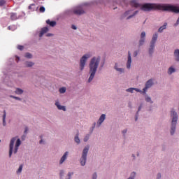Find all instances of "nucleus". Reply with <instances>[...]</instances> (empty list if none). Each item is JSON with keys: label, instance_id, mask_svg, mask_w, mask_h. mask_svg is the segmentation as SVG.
<instances>
[{"label": "nucleus", "instance_id": "1", "mask_svg": "<svg viewBox=\"0 0 179 179\" xmlns=\"http://www.w3.org/2000/svg\"><path fill=\"white\" fill-rule=\"evenodd\" d=\"M136 8H140L143 12H152V10H171L175 13H179V8L171 4L157 3H139L136 0Z\"/></svg>", "mask_w": 179, "mask_h": 179}, {"label": "nucleus", "instance_id": "2", "mask_svg": "<svg viewBox=\"0 0 179 179\" xmlns=\"http://www.w3.org/2000/svg\"><path fill=\"white\" fill-rule=\"evenodd\" d=\"M101 57L100 56H94L90 59L88 64L89 77L87 80V83H92L93 82V80L96 76V73H97V70L99 69V67L100 68V69H103V68H104V62L101 63Z\"/></svg>", "mask_w": 179, "mask_h": 179}, {"label": "nucleus", "instance_id": "3", "mask_svg": "<svg viewBox=\"0 0 179 179\" xmlns=\"http://www.w3.org/2000/svg\"><path fill=\"white\" fill-rule=\"evenodd\" d=\"M178 122V113L175 109L171 110V124L169 129V134L171 136H174L177 132V124Z\"/></svg>", "mask_w": 179, "mask_h": 179}, {"label": "nucleus", "instance_id": "4", "mask_svg": "<svg viewBox=\"0 0 179 179\" xmlns=\"http://www.w3.org/2000/svg\"><path fill=\"white\" fill-rule=\"evenodd\" d=\"M158 38L159 34L157 32L154 33L148 48V53L149 57H153V54H155V50H156V43H157Z\"/></svg>", "mask_w": 179, "mask_h": 179}, {"label": "nucleus", "instance_id": "5", "mask_svg": "<svg viewBox=\"0 0 179 179\" xmlns=\"http://www.w3.org/2000/svg\"><path fill=\"white\" fill-rule=\"evenodd\" d=\"M92 57H93L92 52H87L80 58L79 69L80 72L85 70V68H86V64H87V61L90 59V58H92Z\"/></svg>", "mask_w": 179, "mask_h": 179}, {"label": "nucleus", "instance_id": "6", "mask_svg": "<svg viewBox=\"0 0 179 179\" xmlns=\"http://www.w3.org/2000/svg\"><path fill=\"white\" fill-rule=\"evenodd\" d=\"M89 150H90V145H86L82 151L81 157L79 159L80 164L82 167H85L86 166V163H87V155L89 153Z\"/></svg>", "mask_w": 179, "mask_h": 179}, {"label": "nucleus", "instance_id": "7", "mask_svg": "<svg viewBox=\"0 0 179 179\" xmlns=\"http://www.w3.org/2000/svg\"><path fill=\"white\" fill-rule=\"evenodd\" d=\"M67 12L68 13H71V12H73L74 15H77L78 16H80V15H85V10L83 9V7L82 6H76L71 10H68Z\"/></svg>", "mask_w": 179, "mask_h": 179}, {"label": "nucleus", "instance_id": "8", "mask_svg": "<svg viewBox=\"0 0 179 179\" xmlns=\"http://www.w3.org/2000/svg\"><path fill=\"white\" fill-rule=\"evenodd\" d=\"M153 86H155V81L153 80V79L151 78L146 81L144 85V87L141 90V92H148L149 89H151V87H153Z\"/></svg>", "mask_w": 179, "mask_h": 179}, {"label": "nucleus", "instance_id": "9", "mask_svg": "<svg viewBox=\"0 0 179 179\" xmlns=\"http://www.w3.org/2000/svg\"><path fill=\"white\" fill-rule=\"evenodd\" d=\"M113 69L118 73V75H124L125 73V69L118 62H115L113 66Z\"/></svg>", "mask_w": 179, "mask_h": 179}, {"label": "nucleus", "instance_id": "10", "mask_svg": "<svg viewBox=\"0 0 179 179\" xmlns=\"http://www.w3.org/2000/svg\"><path fill=\"white\" fill-rule=\"evenodd\" d=\"M146 43V32L145 31H141L140 34V39L138 40V47L145 45Z\"/></svg>", "mask_w": 179, "mask_h": 179}, {"label": "nucleus", "instance_id": "11", "mask_svg": "<svg viewBox=\"0 0 179 179\" xmlns=\"http://www.w3.org/2000/svg\"><path fill=\"white\" fill-rule=\"evenodd\" d=\"M141 94L143 96L145 103L148 104H153L155 103V101H153V99H152V96L148 92H141Z\"/></svg>", "mask_w": 179, "mask_h": 179}, {"label": "nucleus", "instance_id": "12", "mask_svg": "<svg viewBox=\"0 0 179 179\" xmlns=\"http://www.w3.org/2000/svg\"><path fill=\"white\" fill-rule=\"evenodd\" d=\"M132 66V55L131 51L127 52V59L126 62V68L127 69H131Z\"/></svg>", "mask_w": 179, "mask_h": 179}, {"label": "nucleus", "instance_id": "13", "mask_svg": "<svg viewBox=\"0 0 179 179\" xmlns=\"http://www.w3.org/2000/svg\"><path fill=\"white\" fill-rule=\"evenodd\" d=\"M106 114H102L100 115L99 118L96 122V128H100L103 125V122L106 121Z\"/></svg>", "mask_w": 179, "mask_h": 179}, {"label": "nucleus", "instance_id": "14", "mask_svg": "<svg viewBox=\"0 0 179 179\" xmlns=\"http://www.w3.org/2000/svg\"><path fill=\"white\" fill-rule=\"evenodd\" d=\"M69 156V151H66L63 155L62 156V157L60 158L59 161V164H64V163H65V162H66V160H68V157Z\"/></svg>", "mask_w": 179, "mask_h": 179}, {"label": "nucleus", "instance_id": "15", "mask_svg": "<svg viewBox=\"0 0 179 179\" xmlns=\"http://www.w3.org/2000/svg\"><path fill=\"white\" fill-rule=\"evenodd\" d=\"M125 92H127V93H131V94H134V93H135V92H136L137 93H142V90L139 88H135V87H129L125 90Z\"/></svg>", "mask_w": 179, "mask_h": 179}, {"label": "nucleus", "instance_id": "16", "mask_svg": "<svg viewBox=\"0 0 179 179\" xmlns=\"http://www.w3.org/2000/svg\"><path fill=\"white\" fill-rule=\"evenodd\" d=\"M16 138L17 137H13L10 142L9 157H12V153L13 152V147L15 146V142H16Z\"/></svg>", "mask_w": 179, "mask_h": 179}, {"label": "nucleus", "instance_id": "17", "mask_svg": "<svg viewBox=\"0 0 179 179\" xmlns=\"http://www.w3.org/2000/svg\"><path fill=\"white\" fill-rule=\"evenodd\" d=\"M177 72V69H176V66L174 65L170 66L167 69V75L169 76H171L173 73H176Z\"/></svg>", "mask_w": 179, "mask_h": 179}, {"label": "nucleus", "instance_id": "18", "mask_svg": "<svg viewBox=\"0 0 179 179\" xmlns=\"http://www.w3.org/2000/svg\"><path fill=\"white\" fill-rule=\"evenodd\" d=\"M55 106L59 110L66 111V106L61 105V102H59V101H55Z\"/></svg>", "mask_w": 179, "mask_h": 179}, {"label": "nucleus", "instance_id": "19", "mask_svg": "<svg viewBox=\"0 0 179 179\" xmlns=\"http://www.w3.org/2000/svg\"><path fill=\"white\" fill-rule=\"evenodd\" d=\"M173 59L176 62H179V49L176 48L173 50Z\"/></svg>", "mask_w": 179, "mask_h": 179}, {"label": "nucleus", "instance_id": "20", "mask_svg": "<svg viewBox=\"0 0 179 179\" xmlns=\"http://www.w3.org/2000/svg\"><path fill=\"white\" fill-rule=\"evenodd\" d=\"M22 144V142L20 141V138L17 139L15 146V150L14 153H17V149H19V146Z\"/></svg>", "mask_w": 179, "mask_h": 179}, {"label": "nucleus", "instance_id": "21", "mask_svg": "<svg viewBox=\"0 0 179 179\" xmlns=\"http://www.w3.org/2000/svg\"><path fill=\"white\" fill-rule=\"evenodd\" d=\"M167 22H164V24L158 29V33H163V31L167 29Z\"/></svg>", "mask_w": 179, "mask_h": 179}, {"label": "nucleus", "instance_id": "22", "mask_svg": "<svg viewBox=\"0 0 179 179\" xmlns=\"http://www.w3.org/2000/svg\"><path fill=\"white\" fill-rule=\"evenodd\" d=\"M47 24H49L50 27H55L57 26V22L55 21H51L50 20H48L46 21Z\"/></svg>", "mask_w": 179, "mask_h": 179}, {"label": "nucleus", "instance_id": "23", "mask_svg": "<svg viewBox=\"0 0 179 179\" xmlns=\"http://www.w3.org/2000/svg\"><path fill=\"white\" fill-rule=\"evenodd\" d=\"M36 34H38V37H40V38H41V37H43V36H44V34H45V27H43L39 32H37Z\"/></svg>", "mask_w": 179, "mask_h": 179}, {"label": "nucleus", "instance_id": "24", "mask_svg": "<svg viewBox=\"0 0 179 179\" xmlns=\"http://www.w3.org/2000/svg\"><path fill=\"white\" fill-rule=\"evenodd\" d=\"M10 17L11 20H17V14L16 13H10Z\"/></svg>", "mask_w": 179, "mask_h": 179}, {"label": "nucleus", "instance_id": "25", "mask_svg": "<svg viewBox=\"0 0 179 179\" xmlns=\"http://www.w3.org/2000/svg\"><path fill=\"white\" fill-rule=\"evenodd\" d=\"M74 142L77 143V145H80V138H79V134H77L74 136Z\"/></svg>", "mask_w": 179, "mask_h": 179}, {"label": "nucleus", "instance_id": "26", "mask_svg": "<svg viewBox=\"0 0 179 179\" xmlns=\"http://www.w3.org/2000/svg\"><path fill=\"white\" fill-rule=\"evenodd\" d=\"M129 15H131V10H127V11L124 12L122 15V19H125V17H128V16H129Z\"/></svg>", "mask_w": 179, "mask_h": 179}, {"label": "nucleus", "instance_id": "27", "mask_svg": "<svg viewBox=\"0 0 179 179\" xmlns=\"http://www.w3.org/2000/svg\"><path fill=\"white\" fill-rule=\"evenodd\" d=\"M6 110H3V125L5 127L6 125Z\"/></svg>", "mask_w": 179, "mask_h": 179}, {"label": "nucleus", "instance_id": "28", "mask_svg": "<svg viewBox=\"0 0 179 179\" xmlns=\"http://www.w3.org/2000/svg\"><path fill=\"white\" fill-rule=\"evenodd\" d=\"M59 92L60 94H64V93H66V87H62L59 89Z\"/></svg>", "mask_w": 179, "mask_h": 179}, {"label": "nucleus", "instance_id": "29", "mask_svg": "<svg viewBox=\"0 0 179 179\" xmlns=\"http://www.w3.org/2000/svg\"><path fill=\"white\" fill-rule=\"evenodd\" d=\"M89 139H90V134H87L84 136L83 138V142H88Z\"/></svg>", "mask_w": 179, "mask_h": 179}, {"label": "nucleus", "instance_id": "30", "mask_svg": "<svg viewBox=\"0 0 179 179\" xmlns=\"http://www.w3.org/2000/svg\"><path fill=\"white\" fill-rule=\"evenodd\" d=\"M34 65V63L33 62H25V66H27V68H31Z\"/></svg>", "mask_w": 179, "mask_h": 179}, {"label": "nucleus", "instance_id": "31", "mask_svg": "<svg viewBox=\"0 0 179 179\" xmlns=\"http://www.w3.org/2000/svg\"><path fill=\"white\" fill-rule=\"evenodd\" d=\"M15 93L16 94H23V90L20 89V88H17Z\"/></svg>", "mask_w": 179, "mask_h": 179}, {"label": "nucleus", "instance_id": "32", "mask_svg": "<svg viewBox=\"0 0 179 179\" xmlns=\"http://www.w3.org/2000/svg\"><path fill=\"white\" fill-rule=\"evenodd\" d=\"M36 4H31L29 6V9H30V10H31L32 12L36 10Z\"/></svg>", "mask_w": 179, "mask_h": 179}, {"label": "nucleus", "instance_id": "33", "mask_svg": "<svg viewBox=\"0 0 179 179\" xmlns=\"http://www.w3.org/2000/svg\"><path fill=\"white\" fill-rule=\"evenodd\" d=\"M139 55V50H135L134 52H133V57L134 58H136V57H138V55Z\"/></svg>", "mask_w": 179, "mask_h": 179}, {"label": "nucleus", "instance_id": "34", "mask_svg": "<svg viewBox=\"0 0 179 179\" xmlns=\"http://www.w3.org/2000/svg\"><path fill=\"white\" fill-rule=\"evenodd\" d=\"M64 174H65V171H64V170L60 171L59 177L61 179H62L64 178Z\"/></svg>", "mask_w": 179, "mask_h": 179}, {"label": "nucleus", "instance_id": "35", "mask_svg": "<svg viewBox=\"0 0 179 179\" xmlns=\"http://www.w3.org/2000/svg\"><path fill=\"white\" fill-rule=\"evenodd\" d=\"M22 170H23V165L21 164L18 169V170L17 171V173H22Z\"/></svg>", "mask_w": 179, "mask_h": 179}, {"label": "nucleus", "instance_id": "36", "mask_svg": "<svg viewBox=\"0 0 179 179\" xmlns=\"http://www.w3.org/2000/svg\"><path fill=\"white\" fill-rule=\"evenodd\" d=\"M39 12H41V13H44V12H45V8H44V7H41L40 8H39Z\"/></svg>", "mask_w": 179, "mask_h": 179}, {"label": "nucleus", "instance_id": "37", "mask_svg": "<svg viewBox=\"0 0 179 179\" xmlns=\"http://www.w3.org/2000/svg\"><path fill=\"white\" fill-rule=\"evenodd\" d=\"M6 1L5 0H0V6H4Z\"/></svg>", "mask_w": 179, "mask_h": 179}, {"label": "nucleus", "instance_id": "38", "mask_svg": "<svg viewBox=\"0 0 179 179\" xmlns=\"http://www.w3.org/2000/svg\"><path fill=\"white\" fill-rule=\"evenodd\" d=\"M92 179H97V173L94 172V173L92 175Z\"/></svg>", "mask_w": 179, "mask_h": 179}, {"label": "nucleus", "instance_id": "39", "mask_svg": "<svg viewBox=\"0 0 179 179\" xmlns=\"http://www.w3.org/2000/svg\"><path fill=\"white\" fill-rule=\"evenodd\" d=\"M72 176H73V172H69L68 174H67L68 178H70L71 179Z\"/></svg>", "mask_w": 179, "mask_h": 179}, {"label": "nucleus", "instance_id": "40", "mask_svg": "<svg viewBox=\"0 0 179 179\" xmlns=\"http://www.w3.org/2000/svg\"><path fill=\"white\" fill-rule=\"evenodd\" d=\"M10 97L11 99H15V100H22V99H20V98H19V97H17V96H13V95H10Z\"/></svg>", "mask_w": 179, "mask_h": 179}, {"label": "nucleus", "instance_id": "41", "mask_svg": "<svg viewBox=\"0 0 179 179\" xmlns=\"http://www.w3.org/2000/svg\"><path fill=\"white\" fill-rule=\"evenodd\" d=\"M32 55L29 52H27L25 54V57L26 58H31Z\"/></svg>", "mask_w": 179, "mask_h": 179}, {"label": "nucleus", "instance_id": "42", "mask_svg": "<svg viewBox=\"0 0 179 179\" xmlns=\"http://www.w3.org/2000/svg\"><path fill=\"white\" fill-rule=\"evenodd\" d=\"M96 127H97V123L94 122L93 125L92 127V131H93L94 130V128H96Z\"/></svg>", "mask_w": 179, "mask_h": 179}, {"label": "nucleus", "instance_id": "43", "mask_svg": "<svg viewBox=\"0 0 179 179\" xmlns=\"http://www.w3.org/2000/svg\"><path fill=\"white\" fill-rule=\"evenodd\" d=\"M17 48H18L20 51H22V50H23V49L24 48V47L23 45H19L17 46Z\"/></svg>", "mask_w": 179, "mask_h": 179}, {"label": "nucleus", "instance_id": "44", "mask_svg": "<svg viewBox=\"0 0 179 179\" xmlns=\"http://www.w3.org/2000/svg\"><path fill=\"white\" fill-rule=\"evenodd\" d=\"M46 37H54V34H51V33L46 34Z\"/></svg>", "mask_w": 179, "mask_h": 179}, {"label": "nucleus", "instance_id": "45", "mask_svg": "<svg viewBox=\"0 0 179 179\" xmlns=\"http://www.w3.org/2000/svg\"><path fill=\"white\" fill-rule=\"evenodd\" d=\"M127 132H128V129H124L122 131V133L123 134V135H126Z\"/></svg>", "mask_w": 179, "mask_h": 179}, {"label": "nucleus", "instance_id": "46", "mask_svg": "<svg viewBox=\"0 0 179 179\" xmlns=\"http://www.w3.org/2000/svg\"><path fill=\"white\" fill-rule=\"evenodd\" d=\"M157 179H162V173H158L157 174Z\"/></svg>", "mask_w": 179, "mask_h": 179}, {"label": "nucleus", "instance_id": "47", "mask_svg": "<svg viewBox=\"0 0 179 179\" xmlns=\"http://www.w3.org/2000/svg\"><path fill=\"white\" fill-rule=\"evenodd\" d=\"M134 16H135V15H134V14L129 15L127 17V20H129V19H132V17H134Z\"/></svg>", "mask_w": 179, "mask_h": 179}, {"label": "nucleus", "instance_id": "48", "mask_svg": "<svg viewBox=\"0 0 179 179\" xmlns=\"http://www.w3.org/2000/svg\"><path fill=\"white\" fill-rule=\"evenodd\" d=\"M131 157H132V159H133V161L136 160V155H135V154H132V155H131Z\"/></svg>", "mask_w": 179, "mask_h": 179}, {"label": "nucleus", "instance_id": "49", "mask_svg": "<svg viewBox=\"0 0 179 179\" xmlns=\"http://www.w3.org/2000/svg\"><path fill=\"white\" fill-rule=\"evenodd\" d=\"M71 29H73V30H76L78 29V27H76V25H72Z\"/></svg>", "mask_w": 179, "mask_h": 179}, {"label": "nucleus", "instance_id": "50", "mask_svg": "<svg viewBox=\"0 0 179 179\" xmlns=\"http://www.w3.org/2000/svg\"><path fill=\"white\" fill-rule=\"evenodd\" d=\"M138 13H139V11L138 10H136L134 13V15L136 16V15H138Z\"/></svg>", "mask_w": 179, "mask_h": 179}, {"label": "nucleus", "instance_id": "51", "mask_svg": "<svg viewBox=\"0 0 179 179\" xmlns=\"http://www.w3.org/2000/svg\"><path fill=\"white\" fill-rule=\"evenodd\" d=\"M135 121H138V115L135 116Z\"/></svg>", "mask_w": 179, "mask_h": 179}, {"label": "nucleus", "instance_id": "52", "mask_svg": "<svg viewBox=\"0 0 179 179\" xmlns=\"http://www.w3.org/2000/svg\"><path fill=\"white\" fill-rule=\"evenodd\" d=\"M27 131H28V129L27 127V128H25L24 134H26V132H27Z\"/></svg>", "mask_w": 179, "mask_h": 179}, {"label": "nucleus", "instance_id": "53", "mask_svg": "<svg viewBox=\"0 0 179 179\" xmlns=\"http://www.w3.org/2000/svg\"><path fill=\"white\" fill-rule=\"evenodd\" d=\"M43 140H41L40 141H39V143L41 145V143H43Z\"/></svg>", "mask_w": 179, "mask_h": 179}, {"label": "nucleus", "instance_id": "54", "mask_svg": "<svg viewBox=\"0 0 179 179\" xmlns=\"http://www.w3.org/2000/svg\"><path fill=\"white\" fill-rule=\"evenodd\" d=\"M48 30H49L48 28L46 27V28H45V31L47 32V31H48Z\"/></svg>", "mask_w": 179, "mask_h": 179}, {"label": "nucleus", "instance_id": "55", "mask_svg": "<svg viewBox=\"0 0 179 179\" xmlns=\"http://www.w3.org/2000/svg\"><path fill=\"white\" fill-rule=\"evenodd\" d=\"M8 30H10V27H8Z\"/></svg>", "mask_w": 179, "mask_h": 179}, {"label": "nucleus", "instance_id": "56", "mask_svg": "<svg viewBox=\"0 0 179 179\" xmlns=\"http://www.w3.org/2000/svg\"><path fill=\"white\" fill-rule=\"evenodd\" d=\"M138 111H141V107L138 108Z\"/></svg>", "mask_w": 179, "mask_h": 179}, {"label": "nucleus", "instance_id": "57", "mask_svg": "<svg viewBox=\"0 0 179 179\" xmlns=\"http://www.w3.org/2000/svg\"><path fill=\"white\" fill-rule=\"evenodd\" d=\"M65 179H70V178H65Z\"/></svg>", "mask_w": 179, "mask_h": 179}, {"label": "nucleus", "instance_id": "58", "mask_svg": "<svg viewBox=\"0 0 179 179\" xmlns=\"http://www.w3.org/2000/svg\"><path fill=\"white\" fill-rule=\"evenodd\" d=\"M0 142H1V140H0Z\"/></svg>", "mask_w": 179, "mask_h": 179}]
</instances>
